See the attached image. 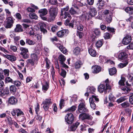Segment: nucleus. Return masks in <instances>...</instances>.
Here are the masks:
<instances>
[{"label": "nucleus", "instance_id": "nucleus-25", "mask_svg": "<svg viewBox=\"0 0 133 133\" xmlns=\"http://www.w3.org/2000/svg\"><path fill=\"white\" fill-rule=\"evenodd\" d=\"M101 68L99 66L95 65L93 68V72L94 73H98L101 71Z\"/></svg>", "mask_w": 133, "mask_h": 133}, {"label": "nucleus", "instance_id": "nucleus-55", "mask_svg": "<svg viewBox=\"0 0 133 133\" xmlns=\"http://www.w3.org/2000/svg\"><path fill=\"white\" fill-rule=\"evenodd\" d=\"M99 61L100 62L103 63L105 62L106 61V58L102 56H100L99 57Z\"/></svg>", "mask_w": 133, "mask_h": 133}, {"label": "nucleus", "instance_id": "nucleus-16", "mask_svg": "<svg viewBox=\"0 0 133 133\" xmlns=\"http://www.w3.org/2000/svg\"><path fill=\"white\" fill-rule=\"evenodd\" d=\"M9 92L8 89H0V96H3L8 95Z\"/></svg>", "mask_w": 133, "mask_h": 133}, {"label": "nucleus", "instance_id": "nucleus-3", "mask_svg": "<svg viewBox=\"0 0 133 133\" xmlns=\"http://www.w3.org/2000/svg\"><path fill=\"white\" fill-rule=\"evenodd\" d=\"M52 104L51 100L50 99H46L43 101L42 104L43 105V107L45 111H47L50 105Z\"/></svg>", "mask_w": 133, "mask_h": 133}, {"label": "nucleus", "instance_id": "nucleus-59", "mask_svg": "<svg viewBox=\"0 0 133 133\" xmlns=\"http://www.w3.org/2000/svg\"><path fill=\"white\" fill-rule=\"evenodd\" d=\"M77 28L78 30L80 31L82 30L83 28V26L79 23V24L77 25Z\"/></svg>", "mask_w": 133, "mask_h": 133}, {"label": "nucleus", "instance_id": "nucleus-9", "mask_svg": "<svg viewBox=\"0 0 133 133\" xmlns=\"http://www.w3.org/2000/svg\"><path fill=\"white\" fill-rule=\"evenodd\" d=\"M131 37L130 36H127L123 39L122 43L124 45L129 44L131 42Z\"/></svg>", "mask_w": 133, "mask_h": 133}, {"label": "nucleus", "instance_id": "nucleus-34", "mask_svg": "<svg viewBox=\"0 0 133 133\" xmlns=\"http://www.w3.org/2000/svg\"><path fill=\"white\" fill-rule=\"evenodd\" d=\"M48 88L49 84L46 82H45V84L42 85V90L43 91H44V92L47 91Z\"/></svg>", "mask_w": 133, "mask_h": 133}, {"label": "nucleus", "instance_id": "nucleus-24", "mask_svg": "<svg viewBox=\"0 0 133 133\" xmlns=\"http://www.w3.org/2000/svg\"><path fill=\"white\" fill-rule=\"evenodd\" d=\"M127 54L124 52H122L119 54L118 58L119 59L122 60L127 57Z\"/></svg>", "mask_w": 133, "mask_h": 133}, {"label": "nucleus", "instance_id": "nucleus-21", "mask_svg": "<svg viewBox=\"0 0 133 133\" xmlns=\"http://www.w3.org/2000/svg\"><path fill=\"white\" fill-rule=\"evenodd\" d=\"M14 31L16 32L23 31V30L22 26L19 24H17L14 29Z\"/></svg>", "mask_w": 133, "mask_h": 133}, {"label": "nucleus", "instance_id": "nucleus-14", "mask_svg": "<svg viewBox=\"0 0 133 133\" xmlns=\"http://www.w3.org/2000/svg\"><path fill=\"white\" fill-rule=\"evenodd\" d=\"M28 11L30 12L29 14V17H37L35 13V10L29 7L27 9Z\"/></svg>", "mask_w": 133, "mask_h": 133}, {"label": "nucleus", "instance_id": "nucleus-51", "mask_svg": "<svg viewBox=\"0 0 133 133\" xmlns=\"http://www.w3.org/2000/svg\"><path fill=\"white\" fill-rule=\"evenodd\" d=\"M103 44L102 42L101 41H98L96 43V46L97 48H100Z\"/></svg>", "mask_w": 133, "mask_h": 133}, {"label": "nucleus", "instance_id": "nucleus-56", "mask_svg": "<svg viewBox=\"0 0 133 133\" xmlns=\"http://www.w3.org/2000/svg\"><path fill=\"white\" fill-rule=\"evenodd\" d=\"M104 37L105 39H109L111 37V35L109 33L107 32L104 34Z\"/></svg>", "mask_w": 133, "mask_h": 133}, {"label": "nucleus", "instance_id": "nucleus-10", "mask_svg": "<svg viewBox=\"0 0 133 133\" xmlns=\"http://www.w3.org/2000/svg\"><path fill=\"white\" fill-rule=\"evenodd\" d=\"M2 55L11 62L15 61L16 60V57L12 55L3 54Z\"/></svg>", "mask_w": 133, "mask_h": 133}, {"label": "nucleus", "instance_id": "nucleus-49", "mask_svg": "<svg viewBox=\"0 0 133 133\" xmlns=\"http://www.w3.org/2000/svg\"><path fill=\"white\" fill-rule=\"evenodd\" d=\"M16 112L17 113V116H18L21 115H23L24 113L22 111H21L19 109H16Z\"/></svg>", "mask_w": 133, "mask_h": 133}, {"label": "nucleus", "instance_id": "nucleus-54", "mask_svg": "<svg viewBox=\"0 0 133 133\" xmlns=\"http://www.w3.org/2000/svg\"><path fill=\"white\" fill-rule=\"evenodd\" d=\"M64 100L61 99L60 101L59 107L60 109H61L62 107L64 106Z\"/></svg>", "mask_w": 133, "mask_h": 133}, {"label": "nucleus", "instance_id": "nucleus-23", "mask_svg": "<svg viewBox=\"0 0 133 133\" xmlns=\"http://www.w3.org/2000/svg\"><path fill=\"white\" fill-rule=\"evenodd\" d=\"M70 17H69V18H68L66 19L65 22L64 24L66 26H69L70 27H71V28H73V24L71 22L70 23H69V22L71 19Z\"/></svg>", "mask_w": 133, "mask_h": 133}, {"label": "nucleus", "instance_id": "nucleus-60", "mask_svg": "<svg viewBox=\"0 0 133 133\" xmlns=\"http://www.w3.org/2000/svg\"><path fill=\"white\" fill-rule=\"evenodd\" d=\"M9 70L8 69H4L3 71L4 74L5 76H8L9 75Z\"/></svg>", "mask_w": 133, "mask_h": 133}, {"label": "nucleus", "instance_id": "nucleus-41", "mask_svg": "<svg viewBox=\"0 0 133 133\" xmlns=\"http://www.w3.org/2000/svg\"><path fill=\"white\" fill-rule=\"evenodd\" d=\"M22 25L23 26V27L25 28H29V30H28V31L29 32L31 31L33 29L31 26H30L25 24H23Z\"/></svg>", "mask_w": 133, "mask_h": 133}, {"label": "nucleus", "instance_id": "nucleus-64", "mask_svg": "<svg viewBox=\"0 0 133 133\" xmlns=\"http://www.w3.org/2000/svg\"><path fill=\"white\" fill-rule=\"evenodd\" d=\"M80 132H82L83 130H86V129L85 125H82L80 127Z\"/></svg>", "mask_w": 133, "mask_h": 133}, {"label": "nucleus", "instance_id": "nucleus-8", "mask_svg": "<svg viewBox=\"0 0 133 133\" xmlns=\"http://www.w3.org/2000/svg\"><path fill=\"white\" fill-rule=\"evenodd\" d=\"M69 6H67L66 8L62 9L61 10V16L64 17H71L70 15L66 12L69 9Z\"/></svg>", "mask_w": 133, "mask_h": 133}, {"label": "nucleus", "instance_id": "nucleus-11", "mask_svg": "<svg viewBox=\"0 0 133 133\" xmlns=\"http://www.w3.org/2000/svg\"><path fill=\"white\" fill-rule=\"evenodd\" d=\"M108 89L105 88V84H101L98 87V91L100 93L103 92L104 91L105 93L107 92V90Z\"/></svg>", "mask_w": 133, "mask_h": 133}, {"label": "nucleus", "instance_id": "nucleus-39", "mask_svg": "<svg viewBox=\"0 0 133 133\" xmlns=\"http://www.w3.org/2000/svg\"><path fill=\"white\" fill-rule=\"evenodd\" d=\"M82 64L81 62H76L74 64L75 68L76 69H78L80 68Z\"/></svg>", "mask_w": 133, "mask_h": 133}, {"label": "nucleus", "instance_id": "nucleus-27", "mask_svg": "<svg viewBox=\"0 0 133 133\" xmlns=\"http://www.w3.org/2000/svg\"><path fill=\"white\" fill-rule=\"evenodd\" d=\"M41 18L43 20L46 21L48 22H51L53 21L55 19V17H53V18H52V17H41Z\"/></svg>", "mask_w": 133, "mask_h": 133}, {"label": "nucleus", "instance_id": "nucleus-22", "mask_svg": "<svg viewBox=\"0 0 133 133\" xmlns=\"http://www.w3.org/2000/svg\"><path fill=\"white\" fill-rule=\"evenodd\" d=\"M82 51V49L78 47H76L73 50V54L76 55H78L79 54L81 51Z\"/></svg>", "mask_w": 133, "mask_h": 133}, {"label": "nucleus", "instance_id": "nucleus-15", "mask_svg": "<svg viewBox=\"0 0 133 133\" xmlns=\"http://www.w3.org/2000/svg\"><path fill=\"white\" fill-rule=\"evenodd\" d=\"M79 124V123L78 122H76L75 124L70 126L68 130L70 131H75Z\"/></svg>", "mask_w": 133, "mask_h": 133}, {"label": "nucleus", "instance_id": "nucleus-4", "mask_svg": "<svg viewBox=\"0 0 133 133\" xmlns=\"http://www.w3.org/2000/svg\"><path fill=\"white\" fill-rule=\"evenodd\" d=\"M79 118L80 119L82 120L88 119L91 121L92 120L93 117L91 115L88 114L82 113L79 115Z\"/></svg>", "mask_w": 133, "mask_h": 133}, {"label": "nucleus", "instance_id": "nucleus-37", "mask_svg": "<svg viewBox=\"0 0 133 133\" xmlns=\"http://www.w3.org/2000/svg\"><path fill=\"white\" fill-rule=\"evenodd\" d=\"M10 89L11 92V93H13L16 92V88L15 85H12L10 87Z\"/></svg>", "mask_w": 133, "mask_h": 133}, {"label": "nucleus", "instance_id": "nucleus-29", "mask_svg": "<svg viewBox=\"0 0 133 133\" xmlns=\"http://www.w3.org/2000/svg\"><path fill=\"white\" fill-rule=\"evenodd\" d=\"M116 72V69L115 68H113L109 69V74L110 75H112L115 74Z\"/></svg>", "mask_w": 133, "mask_h": 133}, {"label": "nucleus", "instance_id": "nucleus-7", "mask_svg": "<svg viewBox=\"0 0 133 133\" xmlns=\"http://www.w3.org/2000/svg\"><path fill=\"white\" fill-rule=\"evenodd\" d=\"M97 14V11L95 8H90V13L88 15V14H86L87 15L84 14V15H83V16L84 17H87V16L88 17H94Z\"/></svg>", "mask_w": 133, "mask_h": 133}, {"label": "nucleus", "instance_id": "nucleus-30", "mask_svg": "<svg viewBox=\"0 0 133 133\" xmlns=\"http://www.w3.org/2000/svg\"><path fill=\"white\" fill-rule=\"evenodd\" d=\"M36 42L34 41L30 40L28 38L26 39V43L30 45H34L35 44Z\"/></svg>", "mask_w": 133, "mask_h": 133}, {"label": "nucleus", "instance_id": "nucleus-20", "mask_svg": "<svg viewBox=\"0 0 133 133\" xmlns=\"http://www.w3.org/2000/svg\"><path fill=\"white\" fill-rule=\"evenodd\" d=\"M56 45L57 47L59 48V50L63 54H65L67 52V49L63 45H61V44L58 43L56 44Z\"/></svg>", "mask_w": 133, "mask_h": 133}, {"label": "nucleus", "instance_id": "nucleus-63", "mask_svg": "<svg viewBox=\"0 0 133 133\" xmlns=\"http://www.w3.org/2000/svg\"><path fill=\"white\" fill-rule=\"evenodd\" d=\"M129 101L131 104H133V94L131 95L129 97Z\"/></svg>", "mask_w": 133, "mask_h": 133}, {"label": "nucleus", "instance_id": "nucleus-35", "mask_svg": "<svg viewBox=\"0 0 133 133\" xmlns=\"http://www.w3.org/2000/svg\"><path fill=\"white\" fill-rule=\"evenodd\" d=\"M77 107L74 106H73L70 108H68L67 109H66L65 110V111H69V112H72L76 110Z\"/></svg>", "mask_w": 133, "mask_h": 133}, {"label": "nucleus", "instance_id": "nucleus-28", "mask_svg": "<svg viewBox=\"0 0 133 133\" xmlns=\"http://www.w3.org/2000/svg\"><path fill=\"white\" fill-rule=\"evenodd\" d=\"M44 62L46 63V68L48 69H49L50 66V62L49 59L47 58L45 59Z\"/></svg>", "mask_w": 133, "mask_h": 133}, {"label": "nucleus", "instance_id": "nucleus-33", "mask_svg": "<svg viewBox=\"0 0 133 133\" xmlns=\"http://www.w3.org/2000/svg\"><path fill=\"white\" fill-rule=\"evenodd\" d=\"M121 89L122 92H124V93H128L130 91V89L126 87H122Z\"/></svg>", "mask_w": 133, "mask_h": 133}, {"label": "nucleus", "instance_id": "nucleus-13", "mask_svg": "<svg viewBox=\"0 0 133 133\" xmlns=\"http://www.w3.org/2000/svg\"><path fill=\"white\" fill-rule=\"evenodd\" d=\"M17 99L15 97L12 96L9 98L8 103L10 104L15 105L17 103Z\"/></svg>", "mask_w": 133, "mask_h": 133}, {"label": "nucleus", "instance_id": "nucleus-38", "mask_svg": "<svg viewBox=\"0 0 133 133\" xmlns=\"http://www.w3.org/2000/svg\"><path fill=\"white\" fill-rule=\"evenodd\" d=\"M104 13L105 15H108L110 16H113L112 12L108 10H105L104 12Z\"/></svg>", "mask_w": 133, "mask_h": 133}, {"label": "nucleus", "instance_id": "nucleus-2", "mask_svg": "<svg viewBox=\"0 0 133 133\" xmlns=\"http://www.w3.org/2000/svg\"><path fill=\"white\" fill-rule=\"evenodd\" d=\"M94 99L97 102L99 101V99L95 95H92V97L89 98V101L90 106L92 109L95 110L96 108V105L94 103Z\"/></svg>", "mask_w": 133, "mask_h": 133}, {"label": "nucleus", "instance_id": "nucleus-1", "mask_svg": "<svg viewBox=\"0 0 133 133\" xmlns=\"http://www.w3.org/2000/svg\"><path fill=\"white\" fill-rule=\"evenodd\" d=\"M5 23V27L6 28H11L13 26L14 20L12 17H7Z\"/></svg>", "mask_w": 133, "mask_h": 133}, {"label": "nucleus", "instance_id": "nucleus-53", "mask_svg": "<svg viewBox=\"0 0 133 133\" xmlns=\"http://www.w3.org/2000/svg\"><path fill=\"white\" fill-rule=\"evenodd\" d=\"M109 79H107L105 81V83H106L105 86L106 87V89H111V87L109 85Z\"/></svg>", "mask_w": 133, "mask_h": 133}, {"label": "nucleus", "instance_id": "nucleus-17", "mask_svg": "<svg viewBox=\"0 0 133 133\" xmlns=\"http://www.w3.org/2000/svg\"><path fill=\"white\" fill-rule=\"evenodd\" d=\"M92 46L91 45L89 48L88 51L89 54L92 56L95 57L96 55V51L92 48Z\"/></svg>", "mask_w": 133, "mask_h": 133}, {"label": "nucleus", "instance_id": "nucleus-5", "mask_svg": "<svg viewBox=\"0 0 133 133\" xmlns=\"http://www.w3.org/2000/svg\"><path fill=\"white\" fill-rule=\"evenodd\" d=\"M65 118L66 122L69 124L72 123L74 119L73 115L71 113L67 114L65 116Z\"/></svg>", "mask_w": 133, "mask_h": 133}, {"label": "nucleus", "instance_id": "nucleus-40", "mask_svg": "<svg viewBox=\"0 0 133 133\" xmlns=\"http://www.w3.org/2000/svg\"><path fill=\"white\" fill-rule=\"evenodd\" d=\"M20 50L21 51V54L22 53L28 52V49L25 48L20 47Z\"/></svg>", "mask_w": 133, "mask_h": 133}, {"label": "nucleus", "instance_id": "nucleus-57", "mask_svg": "<svg viewBox=\"0 0 133 133\" xmlns=\"http://www.w3.org/2000/svg\"><path fill=\"white\" fill-rule=\"evenodd\" d=\"M10 50H12L14 52H16L17 51V49L16 47L15 46L11 45L10 46Z\"/></svg>", "mask_w": 133, "mask_h": 133}, {"label": "nucleus", "instance_id": "nucleus-43", "mask_svg": "<svg viewBox=\"0 0 133 133\" xmlns=\"http://www.w3.org/2000/svg\"><path fill=\"white\" fill-rule=\"evenodd\" d=\"M5 82L6 83H12L13 82V80L10 77H7L5 78Z\"/></svg>", "mask_w": 133, "mask_h": 133}, {"label": "nucleus", "instance_id": "nucleus-31", "mask_svg": "<svg viewBox=\"0 0 133 133\" xmlns=\"http://www.w3.org/2000/svg\"><path fill=\"white\" fill-rule=\"evenodd\" d=\"M125 11L130 14H132L133 13V8L131 7H127L125 9Z\"/></svg>", "mask_w": 133, "mask_h": 133}, {"label": "nucleus", "instance_id": "nucleus-46", "mask_svg": "<svg viewBox=\"0 0 133 133\" xmlns=\"http://www.w3.org/2000/svg\"><path fill=\"white\" fill-rule=\"evenodd\" d=\"M62 71L61 72L60 74V75L63 78H65V76L66 74V71L62 69Z\"/></svg>", "mask_w": 133, "mask_h": 133}, {"label": "nucleus", "instance_id": "nucleus-52", "mask_svg": "<svg viewBox=\"0 0 133 133\" xmlns=\"http://www.w3.org/2000/svg\"><path fill=\"white\" fill-rule=\"evenodd\" d=\"M94 32L96 36H99L100 35L101 32L99 29H95L94 31Z\"/></svg>", "mask_w": 133, "mask_h": 133}, {"label": "nucleus", "instance_id": "nucleus-26", "mask_svg": "<svg viewBox=\"0 0 133 133\" xmlns=\"http://www.w3.org/2000/svg\"><path fill=\"white\" fill-rule=\"evenodd\" d=\"M58 59L61 64H62L66 60V58L62 54H61L58 57Z\"/></svg>", "mask_w": 133, "mask_h": 133}, {"label": "nucleus", "instance_id": "nucleus-36", "mask_svg": "<svg viewBox=\"0 0 133 133\" xmlns=\"http://www.w3.org/2000/svg\"><path fill=\"white\" fill-rule=\"evenodd\" d=\"M121 105L123 108H125L129 107L130 104L128 102H125L122 103Z\"/></svg>", "mask_w": 133, "mask_h": 133}, {"label": "nucleus", "instance_id": "nucleus-62", "mask_svg": "<svg viewBox=\"0 0 133 133\" xmlns=\"http://www.w3.org/2000/svg\"><path fill=\"white\" fill-rule=\"evenodd\" d=\"M29 53L27 52L25 53H22V54H21L22 55L23 57L24 58H28L29 57Z\"/></svg>", "mask_w": 133, "mask_h": 133}, {"label": "nucleus", "instance_id": "nucleus-47", "mask_svg": "<svg viewBox=\"0 0 133 133\" xmlns=\"http://www.w3.org/2000/svg\"><path fill=\"white\" fill-rule=\"evenodd\" d=\"M106 0H98V3L97 4H99V5L102 6L105 4Z\"/></svg>", "mask_w": 133, "mask_h": 133}, {"label": "nucleus", "instance_id": "nucleus-44", "mask_svg": "<svg viewBox=\"0 0 133 133\" xmlns=\"http://www.w3.org/2000/svg\"><path fill=\"white\" fill-rule=\"evenodd\" d=\"M7 122L8 124L10 125L12 124L13 123V122L12 118L11 117H7Z\"/></svg>", "mask_w": 133, "mask_h": 133}, {"label": "nucleus", "instance_id": "nucleus-61", "mask_svg": "<svg viewBox=\"0 0 133 133\" xmlns=\"http://www.w3.org/2000/svg\"><path fill=\"white\" fill-rule=\"evenodd\" d=\"M14 84L17 87H19L20 86L21 83L19 81H16L14 82Z\"/></svg>", "mask_w": 133, "mask_h": 133}, {"label": "nucleus", "instance_id": "nucleus-12", "mask_svg": "<svg viewBox=\"0 0 133 133\" xmlns=\"http://www.w3.org/2000/svg\"><path fill=\"white\" fill-rule=\"evenodd\" d=\"M69 33V30L68 29H64L58 32L57 35L59 37H62L66 34Z\"/></svg>", "mask_w": 133, "mask_h": 133}, {"label": "nucleus", "instance_id": "nucleus-48", "mask_svg": "<svg viewBox=\"0 0 133 133\" xmlns=\"http://www.w3.org/2000/svg\"><path fill=\"white\" fill-rule=\"evenodd\" d=\"M69 12L72 15L77 14V12L76 10L72 8H71L69 10Z\"/></svg>", "mask_w": 133, "mask_h": 133}, {"label": "nucleus", "instance_id": "nucleus-19", "mask_svg": "<svg viewBox=\"0 0 133 133\" xmlns=\"http://www.w3.org/2000/svg\"><path fill=\"white\" fill-rule=\"evenodd\" d=\"M48 11L46 9H43L40 10L38 12L41 17L45 16L48 13Z\"/></svg>", "mask_w": 133, "mask_h": 133}, {"label": "nucleus", "instance_id": "nucleus-32", "mask_svg": "<svg viewBox=\"0 0 133 133\" xmlns=\"http://www.w3.org/2000/svg\"><path fill=\"white\" fill-rule=\"evenodd\" d=\"M96 90L95 88L93 87H90L87 88V91L90 93L94 94Z\"/></svg>", "mask_w": 133, "mask_h": 133}, {"label": "nucleus", "instance_id": "nucleus-45", "mask_svg": "<svg viewBox=\"0 0 133 133\" xmlns=\"http://www.w3.org/2000/svg\"><path fill=\"white\" fill-rule=\"evenodd\" d=\"M116 98L112 94H110L109 96V100L111 101L114 102Z\"/></svg>", "mask_w": 133, "mask_h": 133}, {"label": "nucleus", "instance_id": "nucleus-18", "mask_svg": "<svg viewBox=\"0 0 133 133\" xmlns=\"http://www.w3.org/2000/svg\"><path fill=\"white\" fill-rule=\"evenodd\" d=\"M49 12L50 16L51 17L56 16L57 15V12L56 11L55 9L54 8H51Z\"/></svg>", "mask_w": 133, "mask_h": 133}, {"label": "nucleus", "instance_id": "nucleus-42", "mask_svg": "<svg viewBox=\"0 0 133 133\" xmlns=\"http://www.w3.org/2000/svg\"><path fill=\"white\" fill-rule=\"evenodd\" d=\"M126 99L127 98H125V96L121 97L117 100V102L118 103H119L126 100Z\"/></svg>", "mask_w": 133, "mask_h": 133}, {"label": "nucleus", "instance_id": "nucleus-50", "mask_svg": "<svg viewBox=\"0 0 133 133\" xmlns=\"http://www.w3.org/2000/svg\"><path fill=\"white\" fill-rule=\"evenodd\" d=\"M128 64V62H126L124 63H121L118 66L120 68H122Z\"/></svg>", "mask_w": 133, "mask_h": 133}, {"label": "nucleus", "instance_id": "nucleus-58", "mask_svg": "<svg viewBox=\"0 0 133 133\" xmlns=\"http://www.w3.org/2000/svg\"><path fill=\"white\" fill-rule=\"evenodd\" d=\"M72 23L73 24V27H74V25H76L77 26V25L79 24V22L76 20H72L71 21Z\"/></svg>", "mask_w": 133, "mask_h": 133}, {"label": "nucleus", "instance_id": "nucleus-6", "mask_svg": "<svg viewBox=\"0 0 133 133\" xmlns=\"http://www.w3.org/2000/svg\"><path fill=\"white\" fill-rule=\"evenodd\" d=\"M78 109L79 112L82 113L88 111V109L85 107V105L83 103H81L79 104Z\"/></svg>", "mask_w": 133, "mask_h": 133}]
</instances>
